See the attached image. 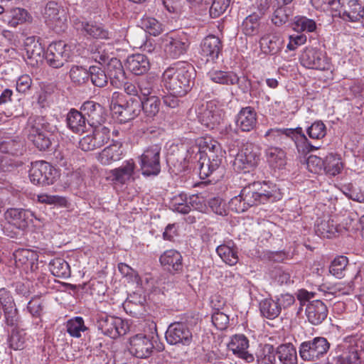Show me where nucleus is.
Masks as SVG:
<instances>
[{
    "instance_id": "nucleus-1",
    "label": "nucleus",
    "mask_w": 364,
    "mask_h": 364,
    "mask_svg": "<svg viewBox=\"0 0 364 364\" xmlns=\"http://www.w3.org/2000/svg\"><path fill=\"white\" fill-rule=\"evenodd\" d=\"M281 194L276 185L266 181H255L245 186L240 195L232 198L229 204L232 210L242 213L250 207L273 203Z\"/></svg>"
},
{
    "instance_id": "nucleus-2",
    "label": "nucleus",
    "mask_w": 364,
    "mask_h": 364,
    "mask_svg": "<svg viewBox=\"0 0 364 364\" xmlns=\"http://www.w3.org/2000/svg\"><path fill=\"white\" fill-rule=\"evenodd\" d=\"M196 71L192 65L178 62L167 68L162 74V84L171 95H186L191 89Z\"/></svg>"
},
{
    "instance_id": "nucleus-3",
    "label": "nucleus",
    "mask_w": 364,
    "mask_h": 364,
    "mask_svg": "<svg viewBox=\"0 0 364 364\" xmlns=\"http://www.w3.org/2000/svg\"><path fill=\"white\" fill-rule=\"evenodd\" d=\"M204 156H200L199 164V173L202 178H206L211 175L218 176L223 173L224 152L220 146L215 141L208 145L203 151ZM202 155V153H200Z\"/></svg>"
},
{
    "instance_id": "nucleus-4",
    "label": "nucleus",
    "mask_w": 364,
    "mask_h": 364,
    "mask_svg": "<svg viewBox=\"0 0 364 364\" xmlns=\"http://www.w3.org/2000/svg\"><path fill=\"white\" fill-rule=\"evenodd\" d=\"M49 123L43 117H30L28 122V137L41 151L47 149L51 144L48 136Z\"/></svg>"
},
{
    "instance_id": "nucleus-5",
    "label": "nucleus",
    "mask_w": 364,
    "mask_h": 364,
    "mask_svg": "<svg viewBox=\"0 0 364 364\" xmlns=\"http://www.w3.org/2000/svg\"><path fill=\"white\" fill-rule=\"evenodd\" d=\"M161 46L167 58L177 59L186 53L190 41L184 32H172L163 36Z\"/></svg>"
},
{
    "instance_id": "nucleus-6",
    "label": "nucleus",
    "mask_w": 364,
    "mask_h": 364,
    "mask_svg": "<svg viewBox=\"0 0 364 364\" xmlns=\"http://www.w3.org/2000/svg\"><path fill=\"white\" fill-rule=\"evenodd\" d=\"M330 348V343L324 337H315L302 342L299 348V355L305 361L314 362L323 358Z\"/></svg>"
},
{
    "instance_id": "nucleus-7",
    "label": "nucleus",
    "mask_w": 364,
    "mask_h": 364,
    "mask_svg": "<svg viewBox=\"0 0 364 364\" xmlns=\"http://www.w3.org/2000/svg\"><path fill=\"white\" fill-rule=\"evenodd\" d=\"M96 326L104 335L114 339L125 335L129 330L127 323L121 318L103 314L98 315Z\"/></svg>"
},
{
    "instance_id": "nucleus-8",
    "label": "nucleus",
    "mask_w": 364,
    "mask_h": 364,
    "mask_svg": "<svg viewBox=\"0 0 364 364\" xmlns=\"http://www.w3.org/2000/svg\"><path fill=\"white\" fill-rule=\"evenodd\" d=\"M161 146L151 144L143 152L140 157V166L142 174L146 176H157L161 171Z\"/></svg>"
},
{
    "instance_id": "nucleus-9",
    "label": "nucleus",
    "mask_w": 364,
    "mask_h": 364,
    "mask_svg": "<svg viewBox=\"0 0 364 364\" xmlns=\"http://www.w3.org/2000/svg\"><path fill=\"white\" fill-rule=\"evenodd\" d=\"M57 171L49 163L37 161L31 164L29 171L31 181L34 184L47 186L53 184L56 178Z\"/></svg>"
},
{
    "instance_id": "nucleus-10",
    "label": "nucleus",
    "mask_w": 364,
    "mask_h": 364,
    "mask_svg": "<svg viewBox=\"0 0 364 364\" xmlns=\"http://www.w3.org/2000/svg\"><path fill=\"white\" fill-rule=\"evenodd\" d=\"M336 364H358L360 363V350L353 340V337L346 338L339 343L336 349Z\"/></svg>"
},
{
    "instance_id": "nucleus-11",
    "label": "nucleus",
    "mask_w": 364,
    "mask_h": 364,
    "mask_svg": "<svg viewBox=\"0 0 364 364\" xmlns=\"http://www.w3.org/2000/svg\"><path fill=\"white\" fill-rule=\"evenodd\" d=\"M165 338L171 345L189 346L193 341V333L186 323L176 322L168 326Z\"/></svg>"
},
{
    "instance_id": "nucleus-12",
    "label": "nucleus",
    "mask_w": 364,
    "mask_h": 364,
    "mask_svg": "<svg viewBox=\"0 0 364 364\" xmlns=\"http://www.w3.org/2000/svg\"><path fill=\"white\" fill-rule=\"evenodd\" d=\"M45 23L52 29L59 31L67 21L65 10L55 1H49L42 11Z\"/></svg>"
},
{
    "instance_id": "nucleus-13",
    "label": "nucleus",
    "mask_w": 364,
    "mask_h": 364,
    "mask_svg": "<svg viewBox=\"0 0 364 364\" xmlns=\"http://www.w3.org/2000/svg\"><path fill=\"white\" fill-rule=\"evenodd\" d=\"M301 63L303 66L316 70H328L330 67V63L326 57V53L313 47H307L303 51L301 58Z\"/></svg>"
},
{
    "instance_id": "nucleus-14",
    "label": "nucleus",
    "mask_w": 364,
    "mask_h": 364,
    "mask_svg": "<svg viewBox=\"0 0 364 364\" xmlns=\"http://www.w3.org/2000/svg\"><path fill=\"white\" fill-rule=\"evenodd\" d=\"M70 46L60 41L49 45L46 58L50 66L54 68L62 67L70 56Z\"/></svg>"
},
{
    "instance_id": "nucleus-15",
    "label": "nucleus",
    "mask_w": 364,
    "mask_h": 364,
    "mask_svg": "<svg viewBox=\"0 0 364 364\" xmlns=\"http://www.w3.org/2000/svg\"><path fill=\"white\" fill-rule=\"evenodd\" d=\"M140 99L130 97L123 105L111 103L110 108L121 122H127L136 118L141 112Z\"/></svg>"
},
{
    "instance_id": "nucleus-16",
    "label": "nucleus",
    "mask_w": 364,
    "mask_h": 364,
    "mask_svg": "<svg viewBox=\"0 0 364 364\" xmlns=\"http://www.w3.org/2000/svg\"><path fill=\"white\" fill-rule=\"evenodd\" d=\"M21 144L13 140L4 142L0 150L5 154L0 156V170L2 171H11L15 167L20 165L19 161L16 159L18 154L19 148Z\"/></svg>"
},
{
    "instance_id": "nucleus-17",
    "label": "nucleus",
    "mask_w": 364,
    "mask_h": 364,
    "mask_svg": "<svg viewBox=\"0 0 364 364\" xmlns=\"http://www.w3.org/2000/svg\"><path fill=\"white\" fill-rule=\"evenodd\" d=\"M255 149V148L252 144H247L242 146L235 155L232 162L235 171L238 172L246 171V170L256 165L258 155Z\"/></svg>"
},
{
    "instance_id": "nucleus-18",
    "label": "nucleus",
    "mask_w": 364,
    "mask_h": 364,
    "mask_svg": "<svg viewBox=\"0 0 364 364\" xmlns=\"http://www.w3.org/2000/svg\"><path fill=\"white\" fill-rule=\"evenodd\" d=\"M80 110L85 115L90 127L101 126L106 120V113L104 107L93 101L85 102L82 105Z\"/></svg>"
},
{
    "instance_id": "nucleus-19",
    "label": "nucleus",
    "mask_w": 364,
    "mask_h": 364,
    "mask_svg": "<svg viewBox=\"0 0 364 364\" xmlns=\"http://www.w3.org/2000/svg\"><path fill=\"white\" fill-rule=\"evenodd\" d=\"M228 348L232 353L239 358L242 359L247 363H252L255 357L247 350L249 348V340L243 334H235L231 337Z\"/></svg>"
},
{
    "instance_id": "nucleus-20",
    "label": "nucleus",
    "mask_w": 364,
    "mask_h": 364,
    "mask_svg": "<svg viewBox=\"0 0 364 364\" xmlns=\"http://www.w3.org/2000/svg\"><path fill=\"white\" fill-rule=\"evenodd\" d=\"M130 352L139 358H146L149 357L154 348L152 340L142 334H137L132 338L130 341Z\"/></svg>"
},
{
    "instance_id": "nucleus-21",
    "label": "nucleus",
    "mask_w": 364,
    "mask_h": 364,
    "mask_svg": "<svg viewBox=\"0 0 364 364\" xmlns=\"http://www.w3.org/2000/svg\"><path fill=\"white\" fill-rule=\"evenodd\" d=\"M257 124V112L250 106L242 107L235 117L236 127L241 132H250L255 129Z\"/></svg>"
},
{
    "instance_id": "nucleus-22",
    "label": "nucleus",
    "mask_w": 364,
    "mask_h": 364,
    "mask_svg": "<svg viewBox=\"0 0 364 364\" xmlns=\"http://www.w3.org/2000/svg\"><path fill=\"white\" fill-rule=\"evenodd\" d=\"M5 217L9 223L18 229H26L33 222L34 214L29 210L11 208L6 210Z\"/></svg>"
},
{
    "instance_id": "nucleus-23",
    "label": "nucleus",
    "mask_w": 364,
    "mask_h": 364,
    "mask_svg": "<svg viewBox=\"0 0 364 364\" xmlns=\"http://www.w3.org/2000/svg\"><path fill=\"white\" fill-rule=\"evenodd\" d=\"M305 314L309 322L317 326L326 318L328 311L326 305L323 301L314 300L307 304Z\"/></svg>"
},
{
    "instance_id": "nucleus-24",
    "label": "nucleus",
    "mask_w": 364,
    "mask_h": 364,
    "mask_svg": "<svg viewBox=\"0 0 364 364\" xmlns=\"http://www.w3.org/2000/svg\"><path fill=\"white\" fill-rule=\"evenodd\" d=\"M74 25L75 28L85 36L94 38H109L108 31L100 23L77 19Z\"/></svg>"
},
{
    "instance_id": "nucleus-25",
    "label": "nucleus",
    "mask_w": 364,
    "mask_h": 364,
    "mask_svg": "<svg viewBox=\"0 0 364 364\" xmlns=\"http://www.w3.org/2000/svg\"><path fill=\"white\" fill-rule=\"evenodd\" d=\"M107 72L111 85L116 88L122 87L126 81V75L120 60L112 57L107 63Z\"/></svg>"
},
{
    "instance_id": "nucleus-26",
    "label": "nucleus",
    "mask_w": 364,
    "mask_h": 364,
    "mask_svg": "<svg viewBox=\"0 0 364 364\" xmlns=\"http://www.w3.org/2000/svg\"><path fill=\"white\" fill-rule=\"evenodd\" d=\"M67 127L75 134H82L87 130L88 123L82 110L71 109L66 116Z\"/></svg>"
},
{
    "instance_id": "nucleus-27",
    "label": "nucleus",
    "mask_w": 364,
    "mask_h": 364,
    "mask_svg": "<svg viewBox=\"0 0 364 364\" xmlns=\"http://www.w3.org/2000/svg\"><path fill=\"white\" fill-rule=\"evenodd\" d=\"M341 17L346 21L360 22L364 18V6L359 0H348Z\"/></svg>"
},
{
    "instance_id": "nucleus-28",
    "label": "nucleus",
    "mask_w": 364,
    "mask_h": 364,
    "mask_svg": "<svg viewBox=\"0 0 364 364\" xmlns=\"http://www.w3.org/2000/svg\"><path fill=\"white\" fill-rule=\"evenodd\" d=\"M200 47L201 54L214 60L218 58L219 54L221 53L223 44L218 37L214 35H209L203 40Z\"/></svg>"
},
{
    "instance_id": "nucleus-29",
    "label": "nucleus",
    "mask_w": 364,
    "mask_h": 364,
    "mask_svg": "<svg viewBox=\"0 0 364 364\" xmlns=\"http://www.w3.org/2000/svg\"><path fill=\"white\" fill-rule=\"evenodd\" d=\"M160 262L171 272H178L183 269L182 256L175 250L164 252L160 257Z\"/></svg>"
},
{
    "instance_id": "nucleus-30",
    "label": "nucleus",
    "mask_w": 364,
    "mask_h": 364,
    "mask_svg": "<svg viewBox=\"0 0 364 364\" xmlns=\"http://www.w3.org/2000/svg\"><path fill=\"white\" fill-rule=\"evenodd\" d=\"M127 67L133 74L140 75L149 70L150 63L145 55L138 53L128 57Z\"/></svg>"
},
{
    "instance_id": "nucleus-31",
    "label": "nucleus",
    "mask_w": 364,
    "mask_h": 364,
    "mask_svg": "<svg viewBox=\"0 0 364 364\" xmlns=\"http://www.w3.org/2000/svg\"><path fill=\"white\" fill-rule=\"evenodd\" d=\"M207 76L212 82L220 85H233L240 82V77L235 73L215 68L210 70Z\"/></svg>"
},
{
    "instance_id": "nucleus-32",
    "label": "nucleus",
    "mask_w": 364,
    "mask_h": 364,
    "mask_svg": "<svg viewBox=\"0 0 364 364\" xmlns=\"http://www.w3.org/2000/svg\"><path fill=\"white\" fill-rule=\"evenodd\" d=\"M30 18L28 11L21 8H14L6 11L2 16V21L11 27H16L26 22Z\"/></svg>"
},
{
    "instance_id": "nucleus-33",
    "label": "nucleus",
    "mask_w": 364,
    "mask_h": 364,
    "mask_svg": "<svg viewBox=\"0 0 364 364\" xmlns=\"http://www.w3.org/2000/svg\"><path fill=\"white\" fill-rule=\"evenodd\" d=\"M135 164L132 159L125 161L121 166L112 170L109 177L113 181L124 184L133 176Z\"/></svg>"
},
{
    "instance_id": "nucleus-34",
    "label": "nucleus",
    "mask_w": 364,
    "mask_h": 364,
    "mask_svg": "<svg viewBox=\"0 0 364 364\" xmlns=\"http://www.w3.org/2000/svg\"><path fill=\"white\" fill-rule=\"evenodd\" d=\"M145 297L137 293L131 294L124 304V308L133 316H140L145 311Z\"/></svg>"
},
{
    "instance_id": "nucleus-35",
    "label": "nucleus",
    "mask_w": 364,
    "mask_h": 364,
    "mask_svg": "<svg viewBox=\"0 0 364 364\" xmlns=\"http://www.w3.org/2000/svg\"><path fill=\"white\" fill-rule=\"evenodd\" d=\"M279 364H297L296 348L291 343L281 344L276 348Z\"/></svg>"
},
{
    "instance_id": "nucleus-36",
    "label": "nucleus",
    "mask_w": 364,
    "mask_h": 364,
    "mask_svg": "<svg viewBox=\"0 0 364 364\" xmlns=\"http://www.w3.org/2000/svg\"><path fill=\"white\" fill-rule=\"evenodd\" d=\"M265 156L269 164L274 168H282L287 164L285 151L277 146H269L265 150Z\"/></svg>"
},
{
    "instance_id": "nucleus-37",
    "label": "nucleus",
    "mask_w": 364,
    "mask_h": 364,
    "mask_svg": "<svg viewBox=\"0 0 364 364\" xmlns=\"http://www.w3.org/2000/svg\"><path fill=\"white\" fill-rule=\"evenodd\" d=\"M261 46L270 54L279 52L284 46V40L279 33H274L263 36L260 41Z\"/></svg>"
},
{
    "instance_id": "nucleus-38",
    "label": "nucleus",
    "mask_w": 364,
    "mask_h": 364,
    "mask_svg": "<svg viewBox=\"0 0 364 364\" xmlns=\"http://www.w3.org/2000/svg\"><path fill=\"white\" fill-rule=\"evenodd\" d=\"M216 252L223 261L228 265L233 266L239 260L237 249L232 242L219 245Z\"/></svg>"
},
{
    "instance_id": "nucleus-39",
    "label": "nucleus",
    "mask_w": 364,
    "mask_h": 364,
    "mask_svg": "<svg viewBox=\"0 0 364 364\" xmlns=\"http://www.w3.org/2000/svg\"><path fill=\"white\" fill-rule=\"evenodd\" d=\"M122 155L121 145L112 144L105 148L98 155V161L103 165H109L114 161H119Z\"/></svg>"
},
{
    "instance_id": "nucleus-40",
    "label": "nucleus",
    "mask_w": 364,
    "mask_h": 364,
    "mask_svg": "<svg viewBox=\"0 0 364 364\" xmlns=\"http://www.w3.org/2000/svg\"><path fill=\"white\" fill-rule=\"evenodd\" d=\"M292 142L296 147L298 152L301 154H307L318 149V146H313L309 141L306 135L303 132L302 128L300 127L294 128Z\"/></svg>"
},
{
    "instance_id": "nucleus-41",
    "label": "nucleus",
    "mask_w": 364,
    "mask_h": 364,
    "mask_svg": "<svg viewBox=\"0 0 364 364\" xmlns=\"http://www.w3.org/2000/svg\"><path fill=\"white\" fill-rule=\"evenodd\" d=\"M110 46L105 43H95L90 46V57L95 62L102 65L110 60Z\"/></svg>"
},
{
    "instance_id": "nucleus-42",
    "label": "nucleus",
    "mask_w": 364,
    "mask_h": 364,
    "mask_svg": "<svg viewBox=\"0 0 364 364\" xmlns=\"http://www.w3.org/2000/svg\"><path fill=\"white\" fill-rule=\"evenodd\" d=\"M157 85L158 80L154 76L149 75L139 79L138 81V88L140 93L139 98L156 95Z\"/></svg>"
},
{
    "instance_id": "nucleus-43",
    "label": "nucleus",
    "mask_w": 364,
    "mask_h": 364,
    "mask_svg": "<svg viewBox=\"0 0 364 364\" xmlns=\"http://www.w3.org/2000/svg\"><path fill=\"white\" fill-rule=\"evenodd\" d=\"M259 311L262 316L272 320L280 314L281 304L271 298H267L259 302Z\"/></svg>"
},
{
    "instance_id": "nucleus-44",
    "label": "nucleus",
    "mask_w": 364,
    "mask_h": 364,
    "mask_svg": "<svg viewBox=\"0 0 364 364\" xmlns=\"http://www.w3.org/2000/svg\"><path fill=\"white\" fill-rule=\"evenodd\" d=\"M139 99L141 101V111L142 110L147 117L153 118L159 113L161 100L156 95Z\"/></svg>"
},
{
    "instance_id": "nucleus-45",
    "label": "nucleus",
    "mask_w": 364,
    "mask_h": 364,
    "mask_svg": "<svg viewBox=\"0 0 364 364\" xmlns=\"http://www.w3.org/2000/svg\"><path fill=\"white\" fill-rule=\"evenodd\" d=\"M315 232L320 237L330 238L338 232V228L333 220L318 219L315 224Z\"/></svg>"
},
{
    "instance_id": "nucleus-46",
    "label": "nucleus",
    "mask_w": 364,
    "mask_h": 364,
    "mask_svg": "<svg viewBox=\"0 0 364 364\" xmlns=\"http://www.w3.org/2000/svg\"><path fill=\"white\" fill-rule=\"evenodd\" d=\"M51 273L57 277L68 278L70 276V269L68 263L62 258H55L49 263Z\"/></svg>"
},
{
    "instance_id": "nucleus-47",
    "label": "nucleus",
    "mask_w": 364,
    "mask_h": 364,
    "mask_svg": "<svg viewBox=\"0 0 364 364\" xmlns=\"http://www.w3.org/2000/svg\"><path fill=\"white\" fill-rule=\"evenodd\" d=\"M260 16L253 13L247 16L242 21L241 28L246 36H255L259 33L260 26Z\"/></svg>"
},
{
    "instance_id": "nucleus-48",
    "label": "nucleus",
    "mask_w": 364,
    "mask_h": 364,
    "mask_svg": "<svg viewBox=\"0 0 364 364\" xmlns=\"http://www.w3.org/2000/svg\"><path fill=\"white\" fill-rule=\"evenodd\" d=\"M276 349L271 344H264L257 353L258 364H277Z\"/></svg>"
},
{
    "instance_id": "nucleus-49",
    "label": "nucleus",
    "mask_w": 364,
    "mask_h": 364,
    "mask_svg": "<svg viewBox=\"0 0 364 364\" xmlns=\"http://www.w3.org/2000/svg\"><path fill=\"white\" fill-rule=\"evenodd\" d=\"M292 28L296 32H314L316 29L314 20L304 16H296L294 18Z\"/></svg>"
},
{
    "instance_id": "nucleus-50",
    "label": "nucleus",
    "mask_w": 364,
    "mask_h": 364,
    "mask_svg": "<svg viewBox=\"0 0 364 364\" xmlns=\"http://www.w3.org/2000/svg\"><path fill=\"white\" fill-rule=\"evenodd\" d=\"M323 166L325 172L331 176L341 173L343 164L341 159L333 154H330L323 160Z\"/></svg>"
},
{
    "instance_id": "nucleus-51",
    "label": "nucleus",
    "mask_w": 364,
    "mask_h": 364,
    "mask_svg": "<svg viewBox=\"0 0 364 364\" xmlns=\"http://www.w3.org/2000/svg\"><path fill=\"white\" fill-rule=\"evenodd\" d=\"M89 78L92 83L97 87H103L107 84V74L101 68L92 65L89 68Z\"/></svg>"
},
{
    "instance_id": "nucleus-52",
    "label": "nucleus",
    "mask_w": 364,
    "mask_h": 364,
    "mask_svg": "<svg viewBox=\"0 0 364 364\" xmlns=\"http://www.w3.org/2000/svg\"><path fill=\"white\" fill-rule=\"evenodd\" d=\"M46 302L41 296L33 297L27 305V309L33 317L41 318L45 313Z\"/></svg>"
},
{
    "instance_id": "nucleus-53",
    "label": "nucleus",
    "mask_w": 364,
    "mask_h": 364,
    "mask_svg": "<svg viewBox=\"0 0 364 364\" xmlns=\"http://www.w3.org/2000/svg\"><path fill=\"white\" fill-rule=\"evenodd\" d=\"M141 28H144L150 35L156 36L161 34L164 31L163 25L156 18L145 16L141 21Z\"/></svg>"
},
{
    "instance_id": "nucleus-54",
    "label": "nucleus",
    "mask_w": 364,
    "mask_h": 364,
    "mask_svg": "<svg viewBox=\"0 0 364 364\" xmlns=\"http://www.w3.org/2000/svg\"><path fill=\"white\" fill-rule=\"evenodd\" d=\"M171 207L173 211L181 214H187L191 211V205L188 203L187 195L183 193L171 199Z\"/></svg>"
},
{
    "instance_id": "nucleus-55",
    "label": "nucleus",
    "mask_w": 364,
    "mask_h": 364,
    "mask_svg": "<svg viewBox=\"0 0 364 364\" xmlns=\"http://www.w3.org/2000/svg\"><path fill=\"white\" fill-rule=\"evenodd\" d=\"M67 332L73 337L79 338L81 336V332L87 330L85 326L84 320L82 317L77 316L70 319L66 323Z\"/></svg>"
},
{
    "instance_id": "nucleus-56",
    "label": "nucleus",
    "mask_w": 364,
    "mask_h": 364,
    "mask_svg": "<svg viewBox=\"0 0 364 364\" xmlns=\"http://www.w3.org/2000/svg\"><path fill=\"white\" fill-rule=\"evenodd\" d=\"M286 6L277 4L272 17V23L277 26H281L289 21L290 11Z\"/></svg>"
},
{
    "instance_id": "nucleus-57",
    "label": "nucleus",
    "mask_w": 364,
    "mask_h": 364,
    "mask_svg": "<svg viewBox=\"0 0 364 364\" xmlns=\"http://www.w3.org/2000/svg\"><path fill=\"white\" fill-rule=\"evenodd\" d=\"M14 256L17 265L32 264L36 259V254L28 249L18 250Z\"/></svg>"
},
{
    "instance_id": "nucleus-58",
    "label": "nucleus",
    "mask_w": 364,
    "mask_h": 364,
    "mask_svg": "<svg viewBox=\"0 0 364 364\" xmlns=\"http://www.w3.org/2000/svg\"><path fill=\"white\" fill-rule=\"evenodd\" d=\"M70 77L74 83L82 85L89 80V70L82 66H73L70 70Z\"/></svg>"
},
{
    "instance_id": "nucleus-59",
    "label": "nucleus",
    "mask_w": 364,
    "mask_h": 364,
    "mask_svg": "<svg viewBox=\"0 0 364 364\" xmlns=\"http://www.w3.org/2000/svg\"><path fill=\"white\" fill-rule=\"evenodd\" d=\"M346 257L340 256L335 258L329 267V272L336 278H342L344 276L343 272L348 264Z\"/></svg>"
},
{
    "instance_id": "nucleus-60",
    "label": "nucleus",
    "mask_w": 364,
    "mask_h": 364,
    "mask_svg": "<svg viewBox=\"0 0 364 364\" xmlns=\"http://www.w3.org/2000/svg\"><path fill=\"white\" fill-rule=\"evenodd\" d=\"M110 130L105 126H98L95 127L92 136L97 148H100L105 144L107 143L110 138Z\"/></svg>"
},
{
    "instance_id": "nucleus-61",
    "label": "nucleus",
    "mask_w": 364,
    "mask_h": 364,
    "mask_svg": "<svg viewBox=\"0 0 364 364\" xmlns=\"http://www.w3.org/2000/svg\"><path fill=\"white\" fill-rule=\"evenodd\" d=\"M198 119L203 125L209 129H213L215 125L219 122L218 116L215 115L212 110L208 108L203 109L199 114Z\"/></svg>"
},
{
    "instance_id": "nucleus-62",
    "label": "nucleus",
    "mask_w": 364,
    "mask_h": 364,
    "mask_svg": "<svg viewBox=\"0 0 364 364\" xmlns=\"http://www.w3.org/2000/svg\"><path fill=\"white\" fill-rule=\"evenodd\" d=\"M306 132L310 138L320 139L326 136V127L321 121H316L308 127Z\"/></svg>"
},
{
    "instance_id": "nucleus-63",
    "label": "nucleus",
    "mask_w": 364,
    "mask_h": 364,
    "mask_svg": "<svg viewBox=\"0 0 364 364\" xmlns=\"http://www.w3.org/2000/svg\"><path fill=\"white\" fill-rule=\"evenodd\" d=\"M26 341V333L20 331H13L9 338V345L14 350H21L24 348Z\"/></svg>"
},
{
    "instance_id": "nucleus-64",
    "label": "nucleus",
    "mask_w": 364,
    "mask_h": 364,
    "mask_svg": "<svg viewBox=\"0 0 364 364\" xmlns=\"http://www.w3.org/2000/svg\"><path fill=\"white\" fill-rule=\"evenodd\" d=\"M344 194L350 199L364 203V193L358 187H355L352 183H348L343 187Z\"/></svg>"
}]
</instances>
